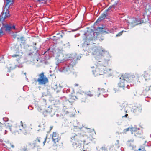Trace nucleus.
<instances>
[{
	"label": "nucleus",
	"mask_w": 151,
	"mask_h": 151,
	"mask_svg": "<svg viewBox=\"0 0 151 151\" xmlns=\"http://www.w3.org/2000/svg\"><path fill=\"white\" fill-rule=\"evenodd\" d=\"M31 54H32V53H30L29 54V55H31Z\"/></svg>",
	"instance_id": "46"
},
{
	"label": "nucleus",
	"mask_w": 151,
	"mask_h": 151,
	"mask_svg": "<svg viewBox=\"0 0 151 151\" xmlns=\"http://www.w3.org/2000/svg\"><path fill=\"white\" fill-rule=\"evenodd\" d=\"M24 38L23 37H21V39L22 40H23V39Z\"/></svg>",
	"instance_id": "37"
},
{
	"label": "nucleus",
	"mask_w": 151,
	"mask_h": 151,
	"mask_svg": "<svg viewBox=\"0 0 151 151\" xmlns=\"http://www.w3.org/2000/svg\"><path fill=\"white\" fill-rule=\"evenodd\" d=\"M50 130H51L53 128V126H51L50 127Z\"/></svg>",
	"instance_id": "35"
},
{
	"label": "nucleus",
	"mask_w": 151,
	"mask_h": 151,
	"mask_svg": "<svg viewBox=\"0 0 151 151\" xmlns=\"http://www.w3.org/2000/svg\"><path fill=\"white\" fill-rule=\"evenodd\" d=\"M68 62H69L68 63H70V64L68 65H67L63 67V70L64 71H68L70 68H72L73 66L75 65L76 63L74 61H72L70 63L69 60Z\"/></svg>",
	"instance_id": "8"
},
{
	"label": "nucleus",
	"mask_w": 151,
	"mask_h": 151,
	"mask_svg": "<svg viewBox=\"0 0 151 151\" xmlns=\"http://www.w3.org/2000/svg\"><path fill=\"white\" fill-rule=\"evenodd\" d=\"M124 32L123 30H122L119 32L118 34L116 35V37L119 36L121 35L122 34V33Z\"/></svg>",
	"instance_id": "24"
},
{
	"label": "nucleus",
	"mask_w": 151,
	"mask_h": 151,
	"mask_svg": "<svg viewBox=\"0 0 151 151\" xmlns=\"http://www.w3.org/2000/svg\"><path fill=\"white\" fill-rule=\"evenodd\" d=\"M78 86V85L77 84H75V86Z\"/></svg>",
	"instance_id": "38"
},
{
	"label": "nucleus",
	"mask_w": 151,
	"mask_h": 151,
	"mask_svg": "<svg viewBox=\"0 0 151 151\" xmlns=\"http://www.w3.org/2000/svg\"><path fill=\"white\" fill-rule=\"evenodd\" d=\"M33 49L34 50L36 51H38V50L37 48L36 47V46H33Z\"/></svg>",
	"instance_id": "27"
},
{
	"label": "nucleus",
	"mask_w": 151,
	"mask_h": 151,
	"mask_svg": "<svg viewBox=\"0 0 151 151\" xmlns=\"http://www.w3.org/2000/svg\"><path fill=\"white\" fill-rule=\"evenodd\" d=\"M4 131H5V133H4V134H6V133H7V131L6 130H4Z\"/></svg>",
	"instance_id": "36"
},
{
	"label": "nucleus",
	"mask_w": 151,
	"mask_h": 151,
	"mask_svg": "<svg viewBox=\"0 0 151 151\" xmlns=\"http://www.w3.org/2000/svg\"><path fill=\"white\" fill-rule=\"evenodd\" d=\"M127 116H128V114H125V117H127Z\"/></svg>",
	"instance_id": "39"
},
{
	"label": "nucleus",
	"mask_w": 151,
	"mask_h": 151,
	"mask_svg": "<svg viewBox=\"0 0 151 151\" xmlns=\"http://www.w3.org/2000/svg\"><path fill=\"white\" fill-rule=\"evenodd\" d=\"M106 52V50L100 47H95L92 49V52L93 55L98 56H102Z\"/></svg>",
	"instance_id": "6"
},
{
	"label": "nucleus",
	"mask_w": 151,
	"mask_h": 151,
	"mask_svg": "<svg viewBox=\"0 0 151 151\" xmlns=\"http://www.w3.org/2000/svg\"><path fill=\"white\" fill-rule=\"evenodd\" d=\"M20 123V126H17L16 127H13L12 129L9 127L10 131L13 133L22 132L24 134H27L29 132L28 127L24 123H23L22 121H21Z\"/></svg>",
	"instance_id": "3"
},
{
	"label": "nucleus",
	"mask_w": 151,
	"mask_h": 151,
	"mask_svg": "<svg viewBox=\"0 0 151 151\" xmlns=\"http://www.w3.org/2000/svg\"><path fill=\"white\" fill-rule=\"evenodd\" d=\"M103 29V28L102 27H99L96 28L97 30H99L100 31H102Z\"/></svg>",
	"instance_id": "25"
},
{
	"label": "nucleus",
	"mask_w": 151,
	"mask_h": 151,
	"mask_svg": "<svg viewBox=\"0 0 151 151\" xmlns=\"http://www.w3.org/2000/svg\"><path fill=\"white\" fill-rule=\"evenodd\" d=\"M2 141L1 139H0V142H1Z\"/></svg>",
	"instance_id": "44"
},
{
	"label": "nucleus",
	"mask_w": 151,
	"mask_h": 151,
	"mask_svg": "<svg viewBox=\"0 0 151 151\" xmlns=\"http://www.w3.org/2000/svg\"><path fill=\"white\" fill-rule=\"evenodd\" d=\"M86 94L87 96L90 97H91L93 95V94H92V93L90 91H88L86 93Z\"/></svg>",
	"instance_id": "20"
},
{
	"label": "nucleus",
	"mask_w": 151,
	"mask_h": 151,
	"mask_svg": "<svg viewBox=\"0 0 151 151\" xmlns=\"http://www.w3.org/2000/svg\"><path fill=\"white\" fill-rule=\"evenodd\" d=\"M52 139L53 141L55 143H56V142H58L60 139L58 135L55 132H53V133Z\"/></svg>",
	"instance_id": "11"
},
{
	"label": "nucleus",
	"mask_w": 151,
	"mask_h": 151,
	"mask_svg": "<svg viewBox=\"0 0 151 151\" xmlns=\"http://www.w3.org/2000/svg\"><path fill=\"white\" fill-rule=\"evenodd\" d=\"M117 3H115L113 5L110 6L108 9L106 10L105 12H106L107 13V12L109 11H110V12L113 11V10L115 9V7L117 5Z\"/></svg>",
	"instance_id": "13"
},
{
	"label": "nucleus",
	"mask_w": 151,
	"mask_h": 151,
	"mask_svg": "<svg viewBox=\"0 0 151 151\" xmlns=\"http://www.w3.org/2000/svg\"><path fill=\"white\" fill-rule=\"evenodd\" d=\"M100 88H98V90H99V91H100Z\"/></svg>",
	"instance_id": "43"
},
{
	"label": "nucleus",
	"mask_w": 151,
	"mask_h": 151,
	"mask_svg": "<svg viewBox=\"0 0 151 151\" xmlns=\"http://www.w3.org/2000/svg\"><path fill=\"white\" fill-rule=\"evenodd\" d=\"M40 129H38V130H40Z\"/></svg>",
	"instance_id": "48"
},
{
	"label": "nucleus",
	"mask_w": 151,
	"mask_h": 151,
	"mask_svg": "<svg viewBox=\"0 0 151 151\" xmlns=\"http://www.w3.org/2000/svg\"><path fill=\"white\" fill-rule=\"evenodd\" d=\"M36 45V43H35L33 44V45H35V46Z\"/></svg>",
	"instance_id": "40"
},
{
	"label": "nucleus",
	"mask_w": 151,
	"mask_h": 151,
	"mask_svg": "<svg viewBox=\"0 0 151 151\" xmlns=\"http://www.w3.org/2000/svg\"><path fill=\"white\" fill-rule=\"evenodd\" d=\"M67 44H68V46H70V43H67Z\"/></svg>",
	"instance_id": "41"
},
{
	"label": "nucleus",
	"mask_w": 151,
	"mask_h": 151,
	"mask_svg": "<svg viewBox=\"0 0 151 151\" xmlns=\"http://www.w3.org/2000/svg\"><path fill=\"white\" fill-rule=\"evenodd\" d=\"M114 91L115 93H116L118 91V90H116L115 88L114 89Z\"/></svg>",
	"instance_id": "33"
},
{
	"label": "nucleus",
	"mask_w": 151,
	"mask_h": 151,
	"mask_svg": "<svg viewBox=\"0 0 151 151\" xmlns=\"http://www.w3.org/2000/svg\"><path fill=\"white\" fill-rule=\"evenodd\" d=\"M46 138H45L44 139V141H43V144L44 145H45V142H46Z\"/></svg>",
	"instance_id": "30"
},
{
	"label": "nucleus",
	"mask_w": 151,
	"mask_h": 151,
	"mask_svg": "<svg viewBox=\"0 0 151 151\" xmlns=\"http://www.w3.org/2000/svg\"><path fill=\"white\" fill-rule=\"evenodd\" d=\"M102 150H104V151L106 150V148L105 147H102Z\"/></svg>",
	"instance_id": "32"
},
{
	"label": "nucleus",
	"mask_w": 151,
	"mask_h": 151,
	"mask_svg": "<svg viewBox=\"0 0 151 151\" xmlns=\"http://www.w3.org/2000/svg\"><path fill=\"white\" fill-rule=\"evenodd\" d=\"M139 151H146L145 149V147L144 146H141L140 148L138 149Z\"/></svg>",
	"instance_id": "21"
},
{
	"label": "nucleus",
	"mask_w": 151,
	"mask_h": 151,
	"mask_svg": "<svg viewBox=\"0 0 151 151\" xmlns=\"http://www.w3.org/2000/svg\"><path fill=\"white\" fill-rule=\"evenodd\" d=\"M71 98H72V99H70V100H71L72 99L75 100L76 99H75L76 98V97L75 96H73Z\"/></svg>",
	"instance_id": "29"
},
{
	"label": "nucleus",
	"mask_w": 151,
	"mask_h": 151,
	"mask_svg": "<svg viewBox=\"0 0 151 151\" xmlns=\"http://www.w3.org/2000/svg\"><path fill=\"white\" fill-rule=\"evenodd\" d=\"M42 140L40 137H38L35 140L33 144L35 145L36 144H39L41 142Z\"/></svg>",
	"instance_id": "15"
},
{
	"label": "nucleus",
	"mask_w": 151,
	"mask_h": 151,
	"mask_svg": "<svg viewBox=\"0 0 151 151\" xmlns=\"http://www.w3.org/2000/svg\"><path fill=\"white\" fill-rule=\"evenodd\" d=\"M106 69V68L105 66L98 65L96 68L95 70L93 71V73L95 76L103 75L104 73H106L107 71Z\"/></svg>",
	"instance_id": "5"
},
{
	"label": "nucleus",
	"mask_w": 151,
	"mask_h": 151,
	"mask_svg": "<svg viewBox=\"0 0 151 151\" xmlns=\"http://www.w3.org/2000/svg\"><path fill=\"white\" fill-rule=\"evenodd\" d=\"M108 15L107 13L106 12H104L98 18V19L97 20L96 22H99L103 19H104Z\"/></svg>",
	"instance_id": "10"
},
{
	"label": "nucleus",
	"mask_w": 151,
	"mask_h": 151,
	"mask_svg": "<svg viewBox=\"0 0 151 151\" xmlns=\"http://www.w3.org/2000/svg\"><path fill=\"white\" fill-rule=\"evenodd\" d=\"M12 29H15V26L14 25H13L12 26Z\"/></svg>",
	"instance_id": "31"
},
{
	"label": "nucleus",
	"mask_w": 151,
	"mask_h": 151,
	"mask_svg": "<svg viewBox=\"0 0 151 151\" xmlns=\"http://www.w3.org/2000/svg\"><path fill=\"white\" fill-rule=\"evenodd\" d=\"M125 81L124 80H121L120 82L118 83V86L119 87L121 88L124 89V88L125 85Z\"/></svg>",
	"instance_id": "14"
},
{
	"label": "nucleus",
	"mask_w": 151,
	"mask_h": 151,
	"mask_svg": "<svg viewBox=\"0 0 151 151\" xmlns=\"http://www.w3.org/2000/svg\"><path fill=\"white\" fill-rule=\"evenodd\" d=\"M10 145H11V147H12V148H14V146L12 145L11 144H10Z\"/></svg>",
	"instance_id": "34"
},
{
	"label": "nucleus",
	"mask_w": 151,
	"mask_h": 151,
	"mask_svg": "<svg viewBox=\"0 0 151 151\" xmlns=\"http://www.w3.org/2000/svg\"><path fill=\"white\" fill-rule=\"evenodd\" d=\"M67 59H63V60H61V61L60 62V63H63V62H65V61H66L67 60Z\"/></svg>",
	"instance_id": "26"
},
{
	"label": "nucleus",
	"mask_w": 151,
	"mask_h": 151,
	"mask_svg": "<svg viewBox=\"0 0 151 151\" xmlns=\"http://www.w3.org/2000/svg\"><path fill=\"white\" fill-rule=\"evenodd\" d=\"M142 110L141 106L139 105L137 106H134L133 108V112H140Z\"/></svg>",
	"instance_id": "12"
},
{
	"label": "nucleus",
	"mask_w": 151,
	"mask_h": 151,
	"mask_svg": "<svg viewBox=\"0 0 151 151\" xmlns=\"http://www.w3.org/2000/svg\"><path fill=\"white\" fill-rule=\"evenodd\" d=\"M133 140H129L127 142V145L129 147H133Z\"/></svg>",
	"instance_id": "16"
},
{
	"label": "nucleus",
	"mask_w": 151,
	"mask_h": 151,
	"mask_svg": "<svg viewBox=\"0 0 151 151\" xmlns=\"http://www.w3.org/2000/svg\"><path fill=\"white\" fill-rule=\"evenodd\" d=\"M24 75H26V73H24Z\"/></svg>",
	"instance_id": "45"
},
{
	"label": "nucleus",
	"mask_w": 151,
	"mask_h": 151,
	"mask_svg": "<svg viewBox=\"0 0 151 151\" xmlns=\"http://www.w3.org/2000/svg\"><path fill=\"white\" fill-rule=\"evenodd\" d=\"M46 52H45L44 54H45L46 53Z\"/></svg>",
	"instance_id": "49"
},
{
	"label": "nucleus",
	"mask_w": 151,
	"mask_h": 151,
	"mask_svg": "<svg viewBox=\"0 0 151 151\" xmlns=\"http://www.w3.org/2000/svg\"><path fill=\"white\" fill-rule=\"evenodd\" d=\"M134 128L133 127L131 128H127L124 129V132L125 133H126L127 131H129V129H131V130L132 131H135V130H134Z\"/></svg>",
	"instance_id": "19"
},
{
	"label": "nucleus",
	"mask_w": 151,
	"mask_h": 151,
	"mask_svg": "<svg viewBox=\"0 0 151 151\" xmlns=\"http://www.w3.org/2000/svg\"><path fill=\"white\" fill-rule=\"evenodd\" d=\"M52 109L50 106L48 107V108L46 110L45 112L47 113H50L52 111Z\"/></svg>",
	"instance_id": "18"
},
{
	"label": "nucleus",
	"mask_w": 151,
	"mask_h": 151,
	"mask_svg": "<svg viewBox=\"0 0 151 151\" xmlns=\"http://www.w3.org/2000/svg\"><path fill=\"white\" fill-rule=\"evenodd\" d=\"M61 37H62V35H61Z\"/></svg>",
	"instance_id": "50"
},
{
	"label": "nucleus",
	"mask_w": 151,
	"mask_h": 151,
	"mask_svg": "<svg viewBox=\"0 0 151 151\" xmlns=\"http://www.w3.org/2000/svg\"><path fill=\"white\" fill-rule=\"evenodd\" d=\"M3 25L2 27L4 29V30L6 32L9 33L11 29H12V26L11 25H9L8 24H4Z\"/></svg>",
	"instance_id": "9"
},
{
	"label": "nucleus",
	"mask_w": 151,
	"mask_h": 151,
	"mask_svg": "<svg viewBox=\"0 0 151 151\" xmlns=\"http://www.w3.org/2000/svg\"><path fill=\"white\" fill-rule=\"evenodd\" d=\"M6 4L4 8L3 9V12L0 16V27L1 24H3V22L6 19L9 17L10 14L8 8L11 4L13 3V1L10 0H6Z\"/></svg>",
	"instance_id": "2"
},
{
	"label": "nucleus",
	"mask_w": 151,
	"mask_h": 151,
	"mask_svg": "<svg viewBox=\"0 0 151 151\" xmlns=\"http://www.w3.org/2000/svg\"><path fill=\"white\" fill-rule=\"evenodd\" d=\"M38 78L35 79V81L38 83L39 85H45L48 83L49 80L48 78L44 75V73L42 72L38 75Z\"/></svg>",
	"instance_id": "4"
},
{
	"label": "nucleus",
	"mask_w": 151,
	"mask_h": 151,
	"mask_svg": "<svg viewBox=\"0 0 151 151\" xmlns=\"http://www.w3.org/2000/svg\"><path fill=\"white\" fill-rule=\"evenodd\" d=\"M56 87H55V88H56Z\"/></svg>",
	"instance_id": "47"
},
{
	"label": "nucleus",
	"mask_w": 151,
	"mask_h": 151,
	"mask_svg": "<svg viewBox=\"0 0 151 151\" xmlns=\"http://www.w3.org/2000/svg\"><path fill=\"white\" fill-rule=\"evenodd\" d=\"M70 141L73 146L76 147L79 146L82 142H85L83 135L80 134H76L74 133L71 134Z\"/></svg>",
	"instance_id": "1"
},
{
	"label": "nucleus",
	"mask_w": 151,
	"mask_h": 151,
	"mask_svg": "<svg viewBox=\"0 0 151 151\" xmlns=\"http://www.w3.org/2000/svg\"><path fill=\"white\" fill-rule=\"evenodd\" d=\"M136 134H137V133H136Z\"/></svg>",
	"instance_id": "51"
},
{
	"label": "nucleus",
	"mask_w": 151,
	"mask_h": 151,
	"mask_svg": "<svg viewBox=\"0 0 151 151\" xmlns=\"http://www.w3.org/2000/svg\"><path fill=\"white\" fill-rule=\"evenodd\" d=\"M38 127L40 128H41L42 129H44V124L42 122V123L40 124L39 125Z\"/></svg>",
	"instance_id": "23"
},
{
	"label": "nucleus",
	"mask_w": 151,
	"mask_h": 151,
	"mask_svg": "<svg viewBox=\"0 0 151 151\" xmlns=\"http://www.w3.org/2000/svg\"><path fill=\"white\" fill-rule=\"evenodd\" d=\"M134 76L133 75H131L129 74L126 73L124 75H122L120 77V79L124 80V81L129 82L130 81V80L132 78H133Z\"/></svg>",
	"instance_id": "7"
},
{
	"label": "nucleus",
	"mask_w": 151,
	"mask_h": 151,
	"mask_svg": "<svg viewBox=\"0 0 151 151\" xmlns=\"http://www.w3.org/2000/svg\"><path fill=\"white\" fill-rule=\"evenodd\" d=\"M22 151H27V146L25 145L22 147Z\"/></svg>",
	"instance_id": "22"
},
{
	"label": "nucleus",
	"mask_w": 151,
	"mask_h": 151,
	"mask_svg": "<svg viewBox=\"0 0 151 151\" xmlns=\"http://www.w3.org/2000/svg\"><path fill=\"white\" fill-rule=\"evenodd\" d=\"M12 57H17L19 56V55H12Z\"/></svg>",
	"instance_id": "28"
},
{
	"label": "nucleus",
	"mask_w": 151,
	"mask_h": 151,
	"mask_svg": "<svg viewBox=\"0 0 151 151\" xmlns=\"http://www.w3.org/2000/svg\"><path fill=\"white\" fill-rule=\"evenodd\" d=\"M101 90L102 91H104V89H101Z\"/></svg>",
	"instance_id": "42"
},
{
	"label": "nucleus",
	"mask_w": 151,
	"mask_h": 151,
	"mask_svg": "<svg viewBox=\"0 0 151 151\" xmlns=\"http://www.w3.org/2000/svg\"><path fill=\"white\" fill-rule=\"evenodd\" d=\"M4 34V29L1 27L0 29V37H1Z\"/></svg>",
	"instance_id": "17"
}]
</instances>
